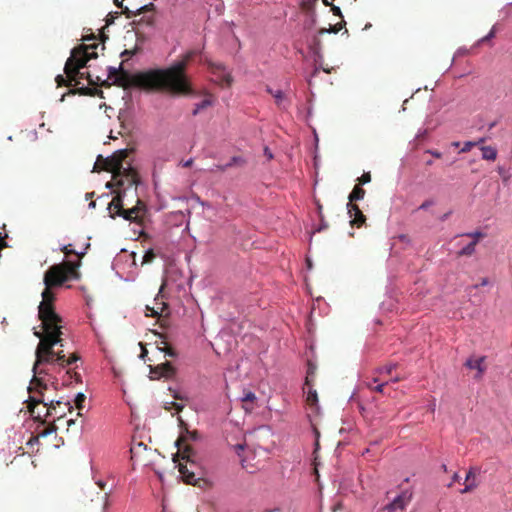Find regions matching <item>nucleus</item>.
<instances>
[{
    "instance_id": "1",
    "label": "nucleus",
    "mask_w": 512,
    "mask_h": 512,
    "mask_svg": "<svg viewBox=\"0 0 512 512\" xmlns=\"http://www.w3.org/2000/svg\"><path fill=\"white\" fill-rule=\"evenodd\" d=\"M198 53L197 50H190L166 69H151L134 75L123 71L121 65L119 68L109 67V78L124 88L134 86L147 91L168 92L172 95H191L193 88L186 69Z\"/></svg>"
},
{
    "instance_id": "2",
    "label": "nucleus",
    "mask_w": 512,
    "mask_h": 512,
    "mask_svg": "<svg viewBox=\"0 0 512 512\" xmlns=\"http://www.w3.org/2000/svg\"><path fill=\"white\" fill-rule=\"evenodd\" d=\"M53 287L45 286L42 292V301L38 307V315L41 320L43 333L35 332V335L40 338L38 343V358L39 361H46L47 355L51 354L53 346L63 347V339L61 338L62 332V318L55 312L54 300L55 295L52 292Z\"/></svg>"
},
{
    "instance_id": "3",
    "label": "nucleus",
    "mask_w": 512,
    "mask_h": 512,
    "mask_svg": "<svg viewBox=\"0 0 512 512\" xmlns=\"http://www.w3.org/2000/svg\"><path fill=\"white\" fill-rule=\"evenodd\" d=\"M86 40L95 41V37L87 38ZM98 44L93 42L91 44H81L72 49L70 57L67 59L64 66V73L66 74L70 83L76 87L69 91V94H79L85 96L94 95L96 89L81 86L82 80L86 79L89 85H97V82L92 79L89 73L81 72L80 69L86 66V63L97 58L96 49Z\"/></svg>"
},
{
    "instance_id": "4",
    "label": "nucleus",
    "mask_w": 512,
    "mask_h": 512,
    "mask_svg": "<svg viewBox=\"0 0 512 512\" xmlns=\"http://www.w3.org/2000/svg\"><path fill=\"white\" fill-rule=\"evenodd\" d=\"M196 458V452L189 445H184L183 450L174 455L173 461L178 462L179 473L187 484L196 485L203 478L202 468Z\"/></svg>"
},
{
    "instance_id": "5",
    "label": "nucleus",
    "mask_w": 512,
    "mask_h": 512,
    "mask_svg": "<svg viewBox=\"0 0 512 512\" xmlns=\"http://www.w3.org/2000/svg\"><path fill=\"white\" fill-rule=\"evenodd\" d=\"M54 347H52L51 354L47 355L46 361H39L38 358V348L36 349V361L33 366L34 376L30 382V391H36L39 388L47 389V385L43 382V380L39 377L43 373V370H38V366L41 364H50L57 363L62 367L69 366L76 361L79 360V356L76 353H72L68 358L64 354L63 350L55 351Z\"/></svg>"
},
{
    "instance_id": "6",
    "label": "nucleus",
    "mask_w": 512,
    "mask_h": 512,
    "mask_svg": "<svg viewBox=\"0 0 512 512\" xmlns=\"http://www.w3.org/2000/svg\"><path fill=\"white\" fill-rule=\"evenodd\" d=\"M108 211L110 217L113 219H115L117 216H120L128 221L142 223L146 212V206L140 199H137L136 205H134L132 208L125 209L123 192H119L109 203Z\"/></svg>"
},
{
    "instance_id": "7",
    "label": "nucleus",
    "mask_w": 512,
    "mask_h": 512,
    "mask_svg": "<svg viewBox=\"0 0 512 512\" xmlns=\"http://www.w3.org/2000/svg\"><path fill=\"white\" fill-rule=\"evenodd\" d=\"M138 181L137 171L129 166L126 169H123L120 176L117 178L115 177V174H112V181L108 182L106 187L110 189L116 187L117 189L114 190L115 195L119 192H123L124 198L127 190L133 189L136 192Z\"/></svg>"
},
{
    "instance_id": "8",
    "label": "nucleus",
    "mask_w": 512,
    "mask_h": 512,
    "mask_svg": "<svg viewBox=\"0 0 512 512\" xmlns=\"http://www.w3.org/2000/svg\"><path fill=\"white\" fill-rule=\"evenodd\" d=\"M129 155V150L122 149L114 152L110 157L103 158L101 155L98 156L94 166V170H106L115 174V177H119L121 171L125 169L123 162Z\"/></svg>"
},
{
    "instance_id": "9",
    "label": "nucleus",
    "mask_w": 512,
    "mask_h": 512,
    "mask_svg": "<svg viewBox=\"0 0 512 512\" xmlns=\"http://www.w3.org/2000/svg\"><path fill=\"white\" fill-rule=\"evenodd\" d=\"M60 264L52 265L44 274V284L47 287H58L68 279L67 271Z\"/></svg>"
},
{
    "instance_id": "10",
    "label": "nucleus",
    "mask_w": 512,
    "mask_h": 512,
    "mask_svg": "<svg viewBox=\"0 0 512 512\" xmlns=\"http://www.w3.org/2000/svg\"><path fill=\"white\" fill-rule=\"evenodd\" d=\"M412 492L409 490L402 491L390 503L382 508V512H404L407 505L412 500Z\"/></svg>"
},
{
    "instance_id": "11",
    "label": "nucleus",
    "mask_w": 512,
    "mask_h": 512,
    "mask_svg": "<svg viewBox=\"0 0 512 512\" xmlns=\"http://www.w3.org/2000/svg\"><path fill=\"white\" fill-rule=\"evenodd\" d=\"M43 408L45 409L44 416L49 417L55 415L58 419L62 418L65 415V409L68 411H72L73 407L71 406L70 402H63V401H53L51 400L50 403H44Z\"/></svg>"
},
{
    "instance_id": "12",
    "label": "nucleus",
    "mask_w": 512,
    "mask_h": 512,
    "mask_svg": "<svg viewBox=\"0 0 512 512\" xmlns=\"http://www.w3.org/2000/svg\"><path fill=\"white\" fill-rule=\"evenodd\" d=\"M45 389L43 388H39L38 390L36 391H30L29 390V393H30V396H29V399H28V408H29V411L31 413V415L35 418V419H38V420H41L42 418H46L44 416V413H45V409L43 408L44 412L43 411H37L36 412V408L37 406L40 404V403H46L44 401V399L42 398L43 396V391Z\"/></svg>"
},
{
    "instance_id": "13",
    "label": "nucleus",
    "mask_w": 512,
    "mask_h": 512,
    "mask_svg": "<svg viewBox=\"0 0 512 512\" xmlns=\"http://www.w3.org/2000/svg\"><path fill=\"white\" fill-rule=\"evenodd\" d=\"M348 214L351 218L350 224L351 226L361 227L365 221L366 217L363 212L360 210L359 206L355 203L347 204Z\"/></svg>"
},
{
    "instance_id": "14",
    "label": "nucleus",
    "mask_w": 512,
    "mask_h": 512,
    "mask_svg": "<svg viewBox=\"0 0 512 512\" xmlns=\"http://www.w3.org/2000/svg\"><path fill=\"white\" fill-rule=\"evenodd\" d=\"M214 74L219 72V82L227 87L231 86L233 78L229 73H225V67L222 64H210Z\"/></svg>"
},
{
    "instance_id": "15",
    "label": "nucleus",
    "mask_w": 512,
    "mask_h": 512,
    "mask_svg": "<svg viewBox=\"0 0 512 512\" xmlns=\"http://www.w3.org/2000/svg\"><path fill=\"white\" fill-rule=\"evenodd\" d=\"M485 360V357H479V358H469L465 362V366L469 369H476L478 373L475 375L476 379H480L482 377V374L485 371V367L483 365V362Z\"/></svg>"
},
{
    "instance_id": "16",
    "label": "nucleus",
    "mask_w": 512,
    "mask_h": 512,
    "mask_svg": "<svg viewBox=\"0 0 512 512\" xmlns=\"http://www.w3.org/2000/svg\"><path fill=\"white\" fill-rule=\"evenodd\" d=\"M476 471V468H470V470L468 471L465 478V488L461 490L462 494L471 492L477 487V483L475 481Z\"/></svg>"
},
{
    "instance_id": "17",
    "label": "nucleus",
    "mask_w": 512,
    "mask_h": 512,
    "mask_svg": "<svg viewBox=\"0 0 512 512\" xmlns=\"http://www.w3.org/2000/svg\"><path fill=\"white\" fill-rule=\"evenodd\" d=\"M60 266H64L63 268L67 271V277L77 279L79 277V273L77 272V268L80 266V261H66L60 264Z\"/></svg>"
},
{
    "instance_id": "18",
    "label": "nucleus",
    "mask_w": 512,
    "mask_h": 512,
    "mask_svg": "<svg viewBox=\"0 0 512 512\" xmlns=\"http://www.w3.org/2000/svg\"><path fill=\"white\" fill-rule=\"evenodd\" d=\"M256 400H257V397L253 392H251V391L245 392L244 396L242 397L243 408L247 412H251L254 409V403Z\"/></svg>"
},
{
    "instance_id": "19",
    "label": "nucleus",
    "mask_w": 512,
    "mask_h": 512,
    "mask_svg": "<svg viewBox=\"0 0 512 512\" xmlns=\"http://www.w3.org/2000/svg\"><path fill=\"white\" fill-rule=\"evenodd\" d=\"M167 310L168 304L166 302H161V307L146 306V311L149 312L146 313V315L151 317H161L163 316V313Z\"/></svg>"
},
{
    "instance_id": "20",
    "label": "nucleus",
    "mask_w": 512,
    "mask_h": 512,
    "mask_svg": "<svg viewBox=\"0 0 512 512\" xmlns=\"http://www.w3.org/2000/svg\"><path fill=\"white\" fill-rule=\"evenodd\" d=\"M317 366L311 361L307 364V373L305 378V386H313L316 377Z\"/></svg>"
},
{
    "instance_id": "21",
    "label": "nucleus",
    "mask_w": 512,
    "mask_h": 512,
    "mask_svg": "<svg viewBox=\"0 0 512 512\" xmlns=\"http://www.w3.org/2000/svg\"><path fill=\"white\" fill-rule=\"evenodd\" d=\"M187 439L196 440L198 439V433L197 431L190 432L186 429V433L182 434L177 440H176V446L178 447V451H182L183 448L181 447L182 444H184Z\"/></svg>"
},
{
    "instance_id": "22",
    "label": "nucleus",
    "mask_w": 512,
    "mask_h": 512,
    "mask_svg": "<svg viewBox=\"0 0 512 512\" xmlns=\"http://www.w3.org/2000/svg\"><path fill=\"white\" fill-rule=\"evenodd\" d=\"M365 190L360 185H355L352 192L349 194V203L362 200L365 196Z\"/></svg>"
},
{
    "instance_id": "23",
    "label": "nucleus",
    "mask_w": 512,
    "mask_h": 512,
    "mask_svg": "<svg viewBox=\"0 0 512 512\" xmlns=\"http://www.w3.org/2000/svg\"><path fill=\"white\" fill-rule=\"evenodd\" d=\"M306 387H307L306 403L310 407H317V405H318L317 391L315 389H313V386H306Z\"/></svg>"
},
{
    "instance_id": "24",
    "label": "nucleus",
    "mask_w": 512,
    "mask_h": 512,
    "mask_svg": "<svg viewBox=\"0 0 512 512\" xmlns=\"http://www.w3.org/2000/svg\"><path fill=\"white\" fill-rule=\"evenodd\" d=\"M482 158L484 160L494 161L497 158V150L492 146H482Z\"/></svg>"
},
{
    "instance_id": "25",
    "label": "nucleus",
    "mask_w": 512,
    "mask_h": 512,
    "mask_svg": "<svg viewBox=\"0 0 512 512\" xmlns=\"http://www.w3.org/2000/svg\"><path fill=\"white\" fill-rule=\"evenodd\" d=\"M157 347L159 350L163 351L166 356H169L172 358L177 356V352L175 351L174 348H172L171 346L168 345L165 338H163V340L157 344Z\"/></svg>"
},
{
    "instance_id": "26",
    "label": "nucleus",
    "mask_w": 512,
    "mask_h": 512,
    "mask_svg": "<svg viewBox=\"0 0 512 512\" xmlns=\"http://www.w3.org/2000/svg\"><path fill=\"white\" fill-rule=\"evenodd\" d=\"M477 245V240H473L468 245L463 247L457 254L459 257L462 256H471L475 253V247Z\"/></svg>"
},
{
    "instance_id": "27",
    "label": "nucleus",
    "mask_w": 512,
    "mask_h": 512,
    "mask_svg": "<svg viewBox=\"0 0 512 512\" xmlns=\"http://www.w3.org/2000/svg\"><path fill=\"white\" fill-rule=\"evenodd\" d=\"M267 92L275 98L276 104L278 106L282 105V102L284 100V94L281 90H273L272 88L267 87Z\"/></svg>"
},
{
    "instance_id": "28",
    "label": "nucleus",
    "mask_w": 512,
    "mask_h": 512,
    "mask_svg": "<svg viewBox=\"0 0 512 512\" xmlns=\"http://www.w3.org/2000/svg\"><path fill=\"white\" fill-rule=\"evenodd\" d=\"M244 163H245V161L242 157L233 156L231 158V160L223 166V168H231L233 166L243 165Z\"/></svg>"
},
{
    "instance_id": "29",
    "label": "nucleus",
    "mask_w": 512,
    "mask_h": 512,
    "mask_svg": "<svg viewBox=\"0 0 512 512\" xmlns=\"http://www.w3.org/2000/svg\"><path fill=\"white\" fill-rule=\"evenodd\" d=\"M211 105V101L208 99L202 100L200 103L195 105V109L193 110L192 114L195 116L197 115L201 110L207 108Z\"/></svg>"
},
{
    "instance_id": "30",
    "label": "nucleus",
    "mask_w": 512,
    "mask_h": 512,
    "mask_svg": "<svg viewBox=\"0 0 512 512\" xmlns=\"http://www.w3.org/2000/svg\"><path fill=\"white\" fill-rule=\"evenodd\" d=\"M61 251L66 255V256H69L71 254H74V255H77L79 258H82L84 256V252L82 253H78L76 252L75 250L72 249V245L71 244H68V245H64L62 248H61Z\"/></svg>"
},
{
    "instance_id": "31",
    "label": "nucleus",
    "mask_w": 512,
    "mask_h": 512,
    "mask_svg": "<svg viewBox=\"0 0 512 512\" xmlns=\"http://www.w3.org/2000/svg\"><path fill=\"white\" fill-rule=\"evenodd\" d=\"M161 369L163 370L162 375L164 376H171L175 372L174 367L169 362L162 364Z\"/></svg>"
},
{
    "instance_id": "32",
    "label": "nucleus",
    "mask_w": 512,
    "mask_h": 512,
    "mask_svg": "<svg viewBox=\"0 0 512 512\" xmlns=\"http://www.w3.org/2000/svg\"><path fill=\"white\" fill-rule=\"evenodd\" d=\"M86 396L83 393H78L75 398V405L77 409L81 410L83 408V403L85 402Z\"/></svg>"
},
{
    "instance_id": "33",
    "label": "nucleus",
    "mask_w": 512,
    "mask_h": 512,
    "mask_svg": "<svg viewBox=\"0 0 512 512\" xmlns=\"http://www.w3.org/2000/svg\"><path fill=\"white\" fill-rule=\"evenodd\" d=\"M55 81L57 83L58 86H63V85H66V86H73V83H70L68 78H64L62 75H57L56 78H55Z\"/></svg>"
},
{
    "instance_id": "34",
    "label": "nucleus",
    "mask_w": 512,
    "mask_h": 512,
    "mask_svg": "<svg viewBox=\"0 0 512 512\" xmlns=\"http://www.w3.org/2000/svg\"><path fill=\"white\" fill-rule=\"evenodd\" d=\"M138 23L139 24H146L147 26H151L153 25L154 23V16L153 14L149 15V16H142L139 20H138Z\"/></svg>"
},
{
    "instance_id": "35",
    "label": "nucleus",
    "mask_w": 512,
    "mask_h": 512,
    "mask_svg": "<svg viewBox=\"0 0 512 512\" xmlns=\"http://www.w3.org/2000/svg\"><path fill=\"white\" fill-rule=\"evenodd\" d=\"M371 181L370 172H364L361 177L358 178L359 185L367 184Z\"/></svg>"
},
{
    "instance_id": "36",
    "label": "nucleus",
    "mask_w": 512,
    "mask_h": 512,
    "mask_svg": "<svg viewBox=\"0 0 512 512\" xmlns=\"http://www.w3.org/2000/svg\"><path fill=\"white\" fill-rule=\"evenodd\" d=\"M478 142L473 141H467L464 143L462 149L460 150L461 153L469 152L473 147L477 146Z\"/></svg>"
},
{
    "instance_id": "37",
    "label": "nucleus",
    "mask_w": 512,
    "mask_h": 512,
    "mask_svg": "<svg viewBox=\"0 0 512 512\" xmlns=\"http://www.w3.org/2000/svg\"><path fill=\"white\" fill-rule=\"evenodd\" d=\"M156 255L153 252V250L146 251L145 255L143 256V263H150L155 259Z\"/></svg>"
},
{
    "instance_id": "38",
    "label": "nucleus",
    "mask_w": 512,
    "mask_h": 512,
    "mask_svg": "<svg viewBox=\"0 0 512 512\" xmlns=\"http://www.w3.org/2000/svg\"><path fill=\"white\" fill-rule=\"evenodd\" d=\"M465 236H468V237H472L473 240H477V242L484 238L485 237V234L480 232V231H475V232H470V233H466L464 234Z\"/></svg>"
},
{
    "instance_id": "39",
    "label": "nucleus",
    "mask_w": 512,
    "mask_h": 512,
    "mask_svg": "<svg viewBox=\"0 0 512 512\" xmlns=\"http://www.w3.org/2000/svg\"><path fill=\"white\" fill-rule=\"evenodd\" d=\"M397 364H388V365H385L383 366L382 368L379 369V372L380 373H386V374H391L392 371L396 368Z\"/></svg>"
},
{
    "instance_id": "40",
    "label": "nucleus",
    "mask_w": 512,
    "mask_h": 512,
    "mask_svg": "<svg viewBox=\"0 0 512 512\" xmlns=\"http://www.w3.org/2000/svg\"><path fill=\"white\" fill-rule=\"evenodd\" d=\"M495 34H496V28H495V26H493L492 29L490 30V32L486 36L481 38L479 42L483 43V42L489 41L490 39L495 37Z\"/></svg>"
},
{
    "instance_id": "41",
    "label": "nucleus",
    "mask_w": 512,
    "mask_h": 512,
    "mask_svg": "<svg viewBox=\"0 0 512 512\" xmlns=\"http://www.w3.org/2000/svg\"><path fill=\"white\" fill-rule=\"evenodd\" d=\"M154 4L150 3L147 5H144L138 9V14H144L146 12H151L154 10Z\"/></svg>"
},
{
    "instance_id": "42",
    "label": "nucleus",
    "mask_w": 512,
    "mask_h": 512,
    "mask_svg": "<svg viewBox=\"0 0 512 512\" xmlns=\"http://www.w3.org/2000/svg\"><path fill=\"white\" fill-rule=\"evenodd\" d=\"M319 218H320V225H319V227L317 229L318 232H320L322 230H325V229H327L329 227V224L325 220L324 215H321V217H319Z\"/></svg>"
},
{
    "instance_id": "43",
    "label": "nucleus",
    "mask_w": 512,
    "mask_h": 512,
    "mask_svg": "<svg viewBox=\"0 0 512 512\" xmlns=\"http://www.w3.org/2000/svg\"><path fill=\"white\" fill-rule=\"evenodd\" d=\"M367 386L372 389L373 391H376V392H379V393H383L384 391V387L386 386V383H380L378 384L377 386L375 387H372L371 383H367Z\"/></svg>"
},
{
    "instance_id": "44",
    "label": "nucleus",
    "mask_w": 512,
    "mask_h": 512,
    "mask_svg": "<svg viewBox=\"0 0 512 512\" xmlns=\"http://www.w3.org/2000/svg\"><path fill=\"white\" fill-rule=\"evenodd\" d=\"M434 205V201L429 199V200H426L424 201L420 206H419V209L421 210H426L428 209L430 206Z\"/></svg>"
},
{
    "instance_id": "45",
    "label": "nucleus",
    "mask_w": 512,
    "mask_h": 512,
    "mask_svg": "<svg viewBox=\"0 0 512 512\" xmlns=\"http://www.w3.org/2000/svg\"><path fill=\"white\" fill-rule=\"evenodd\" d=\"M331 10H332L334 15L342 17L341 10H340V8L338 6H335V5L332 4L331 5Z\"/></svg>"
},
{
    "instance_id": "46",
    "label": "nucleus",
    "mask_w": 512,
    "mask_h": 512,
    "mask_svg": "<svg viewBox=\"0 0 512 512\" xmlns=\"http://www.w3.org/2000/svg\"><path fill=\"white\" fill-rule=\"evenodd\" d=\"M344 24H345V22H342V23H338V24H336L335 26H333V28L331 29V31H332L333 33H338V32L342 29V27H343V25H344Z\"/></svg>"
},
{
    "instance_id": "47",
    "label": "nucleus",
    "mask_w": 512,
    "mask_h": 512,
    "mask_svg": "<svg viewBox=\"0 0 512 512\" xmlns=\"http://www.w3.org/2000/svg\"><path fill=\"white\" fill-rule=\"evenodd\" d=\"M170 405L175 408L178 412L179 411H182L183 408H184V405L182 404H179V403H176V402H171Z\"/></svg>"
},
{
    "instance_id": "48",
    "label": "nucleus",
    "mask_w": 512,
    "mask_h": 512,
    "mask_svg": "<svg viewBox=\"0 0 512 512\" xmlns=\"http://www.w3.org/2000/svg\"><path fill=\"white\" fill-rule=\"evenodd\" d=\"M428 153H430L435 158H441L442 154L437 150H429Z\"/></svg>"
},
{
    "instance_id": "49",
    "label": "nucleus",
    "mask_w": 512,
    "mask_h": 512,
    "mask_svg": "<svg viewBox=\"0 0 512 512\" xmlns=\"http://www.w3.org/2000/svg\"><path fill=\"white\" fill-rule=\"evenodd\" d=\"M56 430H57V427L54 424H52L51 427L49 429H47V431H45L43 433V435H48V434H50L52 432H55Z\"/></svg>"
},
{
    "instance_id": "50",
    "label": "nucleus",
    "mask_w": 512,
    "mask_h": 512,
    "mask_svg": "<svg viewBox=\"0 0 512 512\" xmlns=\"http://www.w3.org/2000/svg\"><path fill=\"white\" fill-rule=\"evenodd\" d=\"M139 344H140V346H141V348H142V351H141V355H140V357H141L142 359H144L148 352H147V349L145 348V346H144L142 343H139Z\"/></svg>"
},
{
    "instance_id": "51",
    "label": "nucleus",
    "mask_w": 512,
    "mask_h": 512,
    "mask_svg": "<svg viewBox=\"0 0 512 512\" xmlns=\"http://www.w3.org/2000/svg\"><path fill=\"white\" fill-rule=\"evenodd\" d=\"M459 479H460L459 474L458 473H454V475L452 477V482L448 484V487H451L453 482H457V481H459Z\"/></svg>"
},
{
    "instance_id": "52",
    "label": "nucleus",
    "mask_w": 512,
    "mask_h": 512,
    "mask_svg": "<svg viewBox=\"0 0 512 512\" xmlns=\"http://www.w3.org/2000/svg\"><path fill=\"white\" fill-rule=\"evenodd\" d=\"M264 154H265V156L268 159H272L273 158V154L271 153V151L267 147L264 149Z\"/></svg>"
},
{
    "instance_id": "53",
    "label": "nucleus",
    "mask_w": 512,
    "mask_h": 512,
    "mask_svg": "<svg viewBox=\"0 0 512 512\" xmlns=\"http://www.w3.org/2000/svg\"><path fill=\"white\" fill-rule=\"evenodd\" d=\"M488 284H489V279H488V278H486V277H484V278H482V279H481V282H480V284H479V285H480V286H486V285H488Z\"/></svg>"
},
{
    "instance_id": "54",
    "label": "nucleus",
    "mask_w": 512,
    "mask_h": 512,
    "mask_svg": "<svg viewBox=\"0 0 512 512\" xmlns=\"http://www.w3.org/2000/svg\"><path fill=\"white\" fill-rule=\"evenodd\" d=\"M154 301H155L154 307H161V302H163V301L160 300L159 297H156Z\"/></svg>"
},
{
    "instance_id": "55",
    "label": "nucleus",
    "mask_w": 512,
    "mask_h": 512,
    "mask_svg": "<svg viewBox=\"0 0 512 512\" xmlns=\"http://www.w3.org/2000/svg\"><path fill=\"white\" fill-rule=\"evenodd\" d=\"M435 406H436V405H435V402L431 403V404L429 405V411H430V412H432V413H434V411H435Z\"/></svg>"
},
{
    "instance_id": "56",
    "label": "nucleus",
    "mask_w": 512,
    "mask_h": 512,
    "mask_svg": "<svg viewBox=\"0 0 512 512\" xmlns=\"http://www.w3.org/2000/svg\"><path fill=\"white\" fill-rule=\"evenodd\" d=\"M223 166H224V165H217L216 167H217V169H218V170H220V171L224 172V171H226L228 168H223Z\"/></svg>"
},
{
    "instance_id": "57",
    "label": "nucleus",
    "mask_w": 512,
    "mask_h": 512,
    "mask_svg": "<svg viewBox=\"0 0 512 512\" xmlns=\"http://www.w3.org/2000/svg\"><path fill=\"white\" fill-rule=\"evenodd\" d=\"M318 214H319V217H321V215H323L322 206L321 205H318Z\"/></svg>"
},
{
    "instance_id": "58",
    "label": "nucleus",
    "mask_w": 512,
    "mask_h": 512,
    "mask_svg": "<svg viewBox=\"0 0 512 512\" xmlns=\"http://www.w3.org/2000/svg\"><path fill=\"white\" fill-rule=\"evenodd\" d=\"M74 423H75L74 419H69V420H67V425H68V426H71V425H72V424H74Z\"/></svg>"
},
{
    "instance_id": "59",
    "label": "nucleus",
    "mask_w": 512,
    "mask_h": 512,
    "mask_svg": "<svg viewBox=\"0 0 512 512\" xmlns=\"http://www.w3.org/2000/svg\"><path fill=\"white\" fill-rule=\"evenodd\" d=\"M322 2H323V4L325 6H331L332 5V3H330L328 0H322Z\"/></svg>"
},
{
    "instance_id": "60",
    "label": "nucleus",
    "mask_w": 512,
    "mask_h": 512,
    "mask_svg": "<svg viewBox=\"0 0 512 512\" xmlns=\"http://www.w3.org/2000/svg\"><path fill=\"white\" fill-rule=\"evenodd\" d=\"M133 52L132 51H129V50H125L122 55H132Z\"/></svg>"
},
{
    "instance_id": "61",
    "label": "nucleus",
    "mask_w": 512,
    "mask_h": 512,
    "mask_svg": "<svg viewBox=\"0 0 512 512\" xmlns=\"http://www.w3.org/2000/svg\"><path fill=\"white\" fill-rule=\"evenodd\" d=\"M191 165H192V160H191V159H190V160H188V161L184 164V166H185V167H189V166H191Z\"/></svg>"
},
{
    "instance_id": "62",
    "label": "nucleus",
    "mask_w": 512,
    "mask_h": 512,
    "mask_svg": "<svg viewBox=\"0 0 512 512\" xmlns=\"http://www.w3.org/2000/svg\"><path fill=\"white\" fill-rule=\"evenodd\" d=\"M114 3L118 7H122V2H119V0H114Z\"/></svg>"
},
{
    "instance_id": "63",
    "label": "nucleus",
    "mask_w": 512,
    "mask_h": 512,
    "mask_svg": "<svg viewBox=\"0 0 512 512\" xmlns=\"http://www.w3.org/2000/svg\"><path fill=\"white\" fill-rule=\"evenodd\" d=\"M478 287H479L478 284L477 285H473V286L469 287L468 290L477 289Z\"/></svg>"
},
{
    "instance_id": "64",
    "label": "nucleus",
    "mask_w": 512,
    "mask_h": 512,
    "mask_svg": "<svg viewBox=\"0 0 512 512\" xmlns=\"http://www.w3.org/2000/svg\"><path fill=\"white\" fill-rule=\"evenodd\" d=\"M459 145H460V143H459V142H453V143H452V146H453V147H459Z\"/></svg>"
}]
</instances>
